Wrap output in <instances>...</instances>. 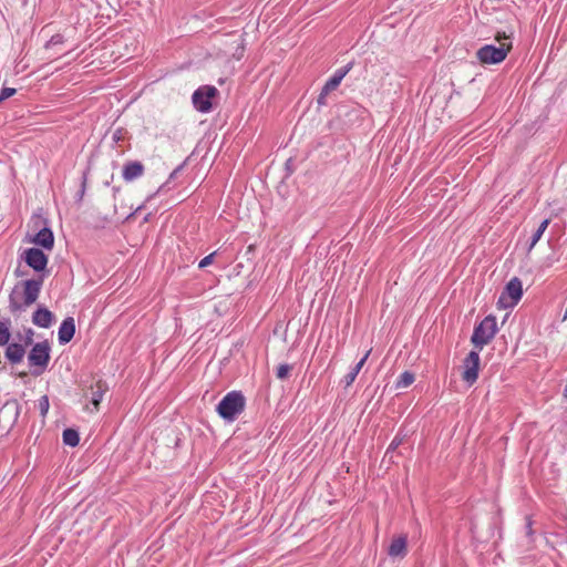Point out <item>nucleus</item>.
Wrapping results in <instances>:
<instances>
[{"mask_svg":"<svg viewBox=\"0 0 567 567\" xmlns=\"http://www.w3.org/2000/svg\"><path fill=\"white\" fill-rule=\"evenodd\" d=\"M513 31L509 33L506 31L497 32L495 40L499 42V47L494 44H485L481 47L476 52L478 61L483 64H498L503 62L513 48Z\"/></svg>","mask_w":567,"mask_h":567,"instance_id":"obj_1","label":"nucleus"},{"mask_svg":"<svg viewBox=\"0 0 567 567\" xmlns=\"http://www.w3.org/2000/svg\"><path fill=\"white\" fill-rule=\"evenodd\" d=\"M22 285V298H19L16 290L9 295V310L13 316L24 312L38 300L43 285V276H40L38 279L24 280Z\"/></svg>","mask_w":567,"mask_h":567,"instance_id":"obj_2","label":"nucleus"},{"mask_svg":"<svg viewBox=\"0 0 567 567\" xmlns=\"http://www.w3.org/2000/svg\"><path fill=\"white\" fill-rule=\"evenodd\" d=\"M246 398L240 391L228 392L217 404L218 415L226 422H234L245 411Z\"/></svg>","mask_w":567,"mask_h":567,"instance_id":"obj_3","label":"nucleus"},{"mask_svg":"<svg viewBox=\"0 0 567 567\" xmlns=\"http://www.w3.org/2000/svg\"><path fill=\"white\" fill-rule=\"evenodd\" d=\"M498 331L496 317L493 315L486 316L478 324L474 327L471 342L475 348L482 350L484 346L488 344Z\"/></svg>","mask_w":567,"mask_h":567,"instance_id":"obj_4","label":"nucleus"},{"mask_svg":"<svg viewBox=\"0 0 567 567\" xmlns=\"http://www.w3.org/2000/svg\"><path fill=\"white\" fill-rule=\"evenodd\" d=\"M50 343L48 340L37 342L28 354V361L31 367H35L32 374L40 375L48 368L50 362Z\"/></svg>","mask_w":567,"mask_h":567,"instance_id":"obj_5","label":"nucleus"},{"mask_svg":"<svg viewBox=\"0 0 567 567\" xmlns=\"http://www.w3.org/2000/svg\"><path fill=\"white\" fill-rule=\"evenodd\" d=\"M523 297V285L519 278H512L502 291L497 306L501 309H508L515 307Z\"/></svg>","mask_w":567,"mask_h":567,"instance_id":"obj_6","label":"nucleus"},{"mask_svg":"<svg viewBox=\"0 0 567 567\" xmlns=\"http://www.w3.org/2000/svg\"><path fill=\"white\" fill-rule=\"evenodd\" d=\"M32 223L34 228H39V230L31 241L45 250H52L54 247V235L48 226V220L42 218L40 215H34L32 217Z\"/></svg>","mask_w":567,"mask_h":567,"instance_id":"obj_7","label":"nucleus"},{"mask_svg":"<svg viewBox=\"0 0 567 567\" xmlns=\"http://www.w3.org/2000/svg\"><path fill=\"white\" fill-rule=\"evenodd\" d=\"M218 90L213 85L199 86L192 96L194 107L200 113H208L213 109L212 99L215 97Z\"/></svg>","mask_w":567,"mask_h":567,"instance_id":"obj_8","label":"nucleus"},{"mask_svg":"<svg viewBox=\"0 0 567 567\" xmlns=\"http://www.w3.org/2000/svg\"><path fill=\"white\" fill-rule=\"evenodd\" d=\"M464 371L462 379L468 385H473L478 379L480 371V353L472 350L463 360Z\"/></svg>","mask_w":567,"mask_h":567,"instance_id":"obj_9","label":"nucleus"},{"mask_svg":"<svg viewBox=\"0 0 567 567\" xmlns=\"http://www.w3.org/2000/svg\"><path fill=\"white\" fill-rule=\"evenodd\" d=\"M23 259L25 264L37 272L45 270L48 266V256L39 248L32 247L24 250Z\"/></svg>","mask_w":567,"mask_h":567,"instance_id":"obj_10","label":"nucleus"},{"mask_svg":"<svg viewBox=\"0 0 567 567\" xmlns=\"http://www.w3.org/2000/svg\"><path fill=\"white\" fill-rule=\"evenodd\" d=\"M388 555L393 559L404 558L408 555V536L399 535L393 537L388 548Z\"/></svg>","mask_w":567,"mask_h":567,"instance_id":"obj_11","label":"nucleus"},{"mask_svg":"<svg viewBox=\"0 0 567 567\" xmlns=\"http://www.w3.org/2000/svg\"><path fill=\"white\" fill-rule=\"evenodd\" d=\"M352 66L353 62H349L342 68L337 69L324 83V94H329L330 92L334 91L340 85L343 78L350 72Z\"/></svg>","mask_w":567,"mask_h":567,"instance_id":"obj_12","label":"nucleus"},{"mask_svg":"<svg viewBox=\"0 0 567 567\" xmlns=\"http://www.w3.org/2000/svg\"><path fill=\"white\" fill-rule=\"evenodd\" d=\"M145 167L140 161H130L123 165L122 177L125 182H133L144 174Z\"/></svg>","mask_w":567,"mask_h":567,"instance_id":"obj_13","label":"nucleus"},{"mask_svg":"<svg viewBox=\"0 0 567 567\" xmlns=\"http://www.w3.org/2000/svg\"><path fill=\"white\" fill-rule=\"evenodd\" d=\"M75 334V322L72 317H66L60 324L58 340L60 344L69 343Z\"/></svg>","mask_w":567,"mask_h":567,"instance_id":"obj_14","label":"nucleus"},{"mask_svg":"<svg viewBox=\"0 0 567 567\" xmlns=\"http://www.w3.org/2000/svg\"><path fill=\"white\" fill-rule=\"evenodd\" d=\"M54 321V315L48 308L40 306L32 315V322L40 328H50Z\"/></svg>","mask_w":567,"mask_h":567,"instance_id":"obj_15","label":"nucleus"},{"mask_svg":"<svg viewBox=\"0 0 567 567\" xmlns=\"http://www.w3.org/2000/svg\"><path fill=\"white\" fill-rule=\"evenodd\" d=\"M6 346H7V348H6L4 355H6L7 360L11 364L20 363L23 360V357L25 354L24 346H22L21 343H18V342H12V343L8 342V344H6Z\"/></svg>","mask_w":567,"mask_h":567,"instance_id":"obj_16","label":"nucleus"},{"mask_svg":"<svg viewBox=\"0 0 567 567\" xmlns=\"http://www.w3.org/2000/svg\"><path fill=\"white\" fill-rule=\"evenodd\" d=\"M90 390V401L95 408H97L103 399L104 393L107 390V386L103 381L100 380L94 385H92Z\"/></svg>","mask_w":567,"mask_h":567,"instance_id":"obj_17","label":"nucleus"},{"mask_svg":"<svg viewBox=\"0 0 567 567\" xmlns=\"http://www.w3.org/2000/svg\"><path fill=\"white\" fill-rule=\"evenodd\" d=\"M369 354H370V351H368V352L363 355V358H362V359H361V360H360V361H359V362H358V363H357V364H355V365L350 370V372H348V373L344 375V378H343V383H344V386H346V388L350 386V385L354 382V380H355L357 375L359 374L360 370H361V369H362V367L364 365V363H365V361H367V359H368Z\"/></svg>","mask_w":567,"mask_h":567,"instance_id":"obj_18","label":"nucleus"},{"mask_svg":"<svg viewBox=\"0 0 567 567\" xmlns=\"http://www.w3.org/2000/svg\"><path fill=\"white\" fill-rule=\"evenodd\" d=\"M62 440L65 445L74 447L80 442L79 432L74 429H65L62 434Z\"/></svg>","mask_w":567,"mask_h":567,"instance_id":"obj_19","label":"nucleus"},{"mask_svg":"<svg viewBox=\"0 0 567 567\" xmlns=\"http://www.w3.org/2000/svg\"><path fill=\"white\" fill-rule=\"evenodd\" d=\"M414 380H415V375L413 372L404 371L398 378V380L395 382V388L396 389H405V388L410 386L414 382Z\"/></svg>","mask_w":567,"mask_h":567,"instance_id":"obj_20","label":"nucleus"},{"mask_svg":"<svg viewBox=\"0 0 567 567\" xmlns=\"http://www.w3.org/2000/svg\"><path fill=\"white\" fill-rule=\"evenodd\" d=\"M549 223H550L549 219H544L540 223V225L538 226V228L536 229V231L533 234V236L530 238L529 249H532L540 240V238H542L543 234L545 233V230L547 229Z\"/></svg>","mask_w":567,"mask_h":567,"instance_id":"obj_21","label":"nucleus"},{"mask_svg":"<svg viewBox=\"0 0 567 567\" xmlns=\"http://www.w3.org/2000/svg\"><path fill=\"white\" fill-rule=\"evenodd\" d=\"M10 322L7 321H0V346L8 344L11 333L9 330Z\"/></svg>","mask_w":567,"mask_h":567,"instance_id":"obj_22","label":"nucleus"},{"mask_svg":"<svg viewBox=\"0 0 567 567\" xmlns=\"http://www.w3.org/2000/svg\"><path fill=\"white\" fill-rule=\"evenodd\" d=\"M87 177H89V169H85L83 171L82 173V181H81V187L79 189V192L76 193L75 195V202L78 204H81L82 200H83V197L85 195V192H86V185H87Z\"/></svg>","mask_w":567,"mask_h":567,"instance_id":"obj_23","label":"nucleus"},{"mask_svg":"<svg viewBox=\"0 0 567 567\" xmlns=\"http://www.w3.org/2000/svg\"><path fill=\"white\" fill-rule=\"evenodd\" d=\"M291 370H292V365H290L288 363L279 364L276 370V377L280 380H285L289 377Z\"/></svg>","mask_w":567,"mask_h":567,"instance_id":"obj_24","label":"nucleus"},{"mask_svg":"<svg viewBox=\"0 0 567 567\" xmlns=\"http://www.w3.org/2000/svg\"><path fill=\"white\" fill-rule=\"evenodd\" d=\"M38 409L40 411L41 416L45 417L50 409V401L48 395H42L38 400Z\"/></svg>","mask_w":567,"mask_h":567,"instance_id":"obj_25","label":"nucleus"},{"mask_svg":"<svg viewBox=\"0 0 567 567\" xmlns=\"http://www.w3.org/2000/svg\"><path fill=\"white\" fill-rule=\"evenodd\" d=\"M64 42V37L60 33L53 34L50 40L45 43V49H52L55 45L62 44Z\"/></svg>","mask_w":567,"mask_h":567,"instance_id":"obj_26","label":"nucleus"},{"mask_svg":"<svg viewBox=\"0 0 567 567\" xmlns=\"http://www.w3.org/2000/svg\"><path fill=\"white\" fill-rule=\"evenodd\" d=\"M17 90L13 87H2L0 91V103L4 100L13 96L16 94Z\"/></svg>","mask_w":567,"mask_h":567,"instance_id":"obj_27","label":"nucleus"},{"mask_svg":"<svg viewBox=\"0 0 567 567\" xmlns=\"http://www.w3.org/2000/svg\"><path fill=\"white\" fill-rule=\"evenodd\" d=\"M215 255H216V252H212L208 256L204 257L199 261L198 268L203 269V268L207 267L208 265H210L213 262V260H214Z\"/></svg>","mask_w":567,"mask_h":567,"instance_id":"obj_28","label":"nucleus"},{"mask_svg":"<svg viewBox=\"0 0 567 567\" xmlns=\"http://www.w3.org/2000/svg\"><path fill=\"white\" fill-rule=\"evenodd\" d=\"M34 331L31 328L24 330V344L30 346L33 342Z\"/></svg>","mask_w":567,"mask_h":567,"instance_id":"obj_29","label":"nucleus"},{"mask_svg":"<svg viewBox=\"0 0 567 567\" xmlns=\"http://www.w3.org/2000/svg\"><path fill=\"white\" fill-rule=\"evenodd\" d=\"M402 443V439L396 435L390 443L388 451H394Z\"/></svg>","mask_w":567,"mask_h":567,"instance_id":"obj_30","label":"nucleus"},{"mask_svg":"<svg viewBox=\"0 0 567 567\" xmlns=\"http://www.w3.org/2000/svg\"><path fill=\"white\" fill-rule=\"evenodd\" d=\"M123 134H124L123 128L115 130L112 135L113 142L118 143L123 138Z\"/></svg>","mask_w":567,"mask_h":567,"instance_id":"obj_31","label":"nucleus"},{"mask_svg":"<svg viewBox=\"0 0 567 567\" xmlns=\"http://www.w3.org/2000/svg\"><path fill=\"white\" fill-rule=\"evenodd\" d=\"M328 94H324V85L322 86L321 89V92L317 99V103L319 105H324L326 104V99H327Z\"/></svg>","mask_w":567,"mask_h":567,"instance_id":"obj_32","label":"nucleus"},{"mask_svg":"<svg viewBox=\"0 0 567 567\" xmlns=\"http://www.w3.org/2000/svg\"><path fill=\"white\" fill-rule=\"evenodd\" d=\"M184 168V163L177 166L169 175V179H174Z\"/></svg>","mask_w":567,"mask_h":567,"instance_id":"obj_33","label":"nucleus"},{"mask_svg":"<svg viewBox=\"0 0 567 567\" xmlns=\"http://www.w3.org/2000/svg\"><path fill=\"white\" fill-rule=\"evenodd\" d=\"M532 520L530 519H527V523H526V534L528 536H532L533 535V528H532Z\"/></svg>","mask_w":567,"mask_h":567,"instance_id":"obj_34","label":"nucleus"},{"mask_svg":"<svg viewBox=\"0 0 567 567\" xmlns=\"http://www.w3.org/2000/svg\"><path fill=\"white\" fill-rule=\"evenodd\" d=\"M12 404L14 405V409H16V419L19 416V404L17 403V401H13Z\"/></svg>","mask_w":567,"mask_h":567,"instance_id":"obj_35","label":"nucleus"},{"mask_svg":"<svg viewBox=\"0 0 567 567\" xmlns=\"http://www.w3.org/2000/svg\"><path fill=\"white\" fill-rule=\"evenodd\" d=\"M143 207H144V205L138 206V207L136 208V210H135L133 214H131L128 217H131V216H133L135 213L140 212Z\"/></svg>","mask_w":567,"mask_h":567,"instance_id":"obj_36","label":"nucleus"},{"mask_svg":"<svg viewBox=\"0 0 567 567\" xmlns=\"http://www.w3.org/2000/svg\"><path fill=\"white\" fill-rule=\"evenodd\" d=\"M151 214H147L144 218V221L147 223L150 220Z\"/></svg>","mask_w":567,"mask_h":567,"instance_id":"obj_37","label":"nucleus"},{"mask_svg":"<svg viewBox=\"0 0 567 567\" xmlns=\"http://www.w3.org/2000/svg\"><path fill=\"white\" fill-rule=\"evenodd\" d=\"M113 192H114V194H116V193L120 192V188L118 187H113Z\"/></svg>","mask_w":567,"mask_h":567,"instance_id":"obj_38","label":"nucleus"},{"mask_svg":"<svg viewBox=\"0 0 567 567\" xmlns=\"http://www.w3.org/2000/svg\"><path fill=\"white\" fill-rule=\"evenodd\" d=\"M9 405H10V403H9V402H7V403L4 404V406H3V409H7Z\"/></svg>","mask_w":567,"mask_h":567,"instance_id":"obj_39","label":"nucleus"}]
</instances>
